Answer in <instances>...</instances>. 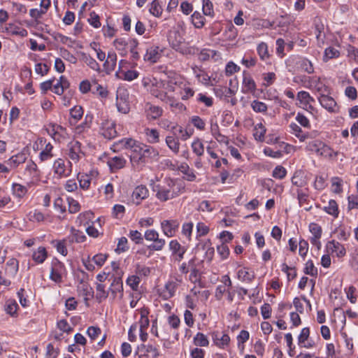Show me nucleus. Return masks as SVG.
<instances>
[{
	"instance_id": "nucleus-40",
	"label": "nucleus",
	"mask_w": 358,
	"mask_h": 358,
	"mask_svg": "<svg viewBox=\"0 0 358 358\" xmlns=\"http://www.w3.org/2000/svg\"><path fill=\"white\" fill-rule=\"evenodd\" d=\"M213 339L215 344L220 348H224L225 346L229 345L230 341L228 334H222L220 336L218 334H214Z\"/></svg>"
},
{
	"instance_id": "nucleus-6",
	"label": "nucleus",
	"mask_w": 358,
	"mask_h": 358,
	"mask_svg": "<svg viewBox=\"0 0 358 358\" xmlns=\"http://www.w3.org/2000/svg\"><path fill=\"white\" fill-rule=\"evenodd\" d=\"M51 264L50 278L55 282H60L65 272L64 265L57 259H53Z\"/></svg>"
},
{
	"instance_id": "nucleus-34",
	"label": "nucleus",
	"mask_w": 358,
	"mask_h": 358,
	"mask_svg": "<svg viewBox=\"0 0 358 358\" xmlns=\"http://www.w3.org/2000/svg\"><path fill=\"white\" fill-rule=\"evenodd\" d=\"M323 210L329 215H332L334 217H338V206L337 202L334 199L329 200L327 206H324Z\"/></svg>"
},
{
	"instance_id": "nucleus-43",
	"label": "nucleus",
	"mask_w": 358,
	"mask_h": 358,
	"mask_svg": "<svg viewBox=\"0 0 358 358\" xmlns=\"http://www.w3.org/2000/svg\"><path fill=\"white\" fill-rule=\"evenodd\" d=\"M109 289L114 296H115L117 292H122L123 291V284L120 276L114 278Z\"/></svg>"
},
{
	"instance_id": "nucleus-45",
	"label": "nucleus",
	"mask_w": 358,
	"mask_h": 358,
	"mask_svg": "<svg viewBox=\"0 0 358 358\" xmlns=\"http://www.w3.org/2000/svg\"><path fill=\"white\" fill-rule=\"evenodd\" d=\"M297 100H299L300 103L303 106H307L311 102H314L315 101L310 94L306 91H300L298 92Z\"/></svg>"
},
{
	"instance_id": "nucleus-52",
	"label": "nucleus",
	"mask_w": 358,
	"mask_h": 358,
	"mask_svg": "<svg viewBox=\"0 0 358 358\" xmlns=\"http://www.w3.org/2000/svg\"><path fill=\"white\" fill-rule=\"evenodd\" d=\"M189 122L197 129L203 131L206 129V121L198 115H193L189 118Z\"/></svg>"
},
{
	"instance_id": "nucleus-38",
	"label": "nucleus",
	"mask_w": 358,
	"mask_h": 358,
	"mask_svg": "<svg viewBox=\"0 0 358 358\" xmlns=\"http://www.w3.org/2000/svg\"><path fill=\"white\" fill-rule=\"evenodd\" d=\"M138 42L135 38H129L128 49L131 54V58L133 60L137 61L140 59V55L137 51Z\"/></svg>"
},
{
	"instance_id": "nucleus-60",
	"label": "nucleus",
	"mask_w": 358,
	"mask_h": 358,
	"mask_svg": "<svg viewBox=\"0 0 358 358\" xmlns=\"http://www.w3.org/2000/svg\"><path fill=\"white\" fill-rule=\"evenodd\" d=\"M17 307L18 305L15 301L8 300L5 305V310L8 314L14 317L16 315Z\"/></svg>"
},
{
	"instance_id": "nucleus-51",
	"label": "nucleus",
	"mask_w": 358,
	"mask_h": 358,
	"mask_svg": "<svg viewBox=\"0 0 358 358\" xmlns=\"http://www.w3.org/2000/svg\"><path fill=\"white\" fill-rule=\"evenodd\" d=\"M6 271L12 275H15L19 267L18 261L15 258H11L6 262Z\"/></svg>"
},
{
	"instance_id": "nucleus-14",
	"label": "nucleus",
	"mask_w": 358,
	"mask_h": 358,
	"mask_svg": "<svg viewBox=\"0 0 358 358\" xmlns=\"http://www.w3.org/2000/svg\"><path fill=\"white\" fill-rule=\"evenodd\" d=\"M162 53V50L159 47L151 46L146 50L143 59L150 64L156 63L161 57Z\"/></svg>"
},
{
	"instance_id": "nucleus-39",
	"label": "nucleus",
	"mask_w": 358,
	"mask_h": 358,
	"mask_svg": "<svg viewBox=\"0 0 358 358\" xmlns=\"http://www.w3.org/2000/svg\"><path fill=\"white\" fill-rule=\"evenodd\" d=\"M165 141L171 150H172L175 154L178 153L180 143L177 138L173 136H168L166 137Z\"/></svg>"
},
{
	"instance_id": "nucleus-13",
	"label": "nucleus",
	"mask_w": 358,
	"mask_h": 358,
	"mask_svg": "<svg viewBox=\"0 0 358 358\" xmlns=\"http://www.w3.org/2000/svg\"><path fill=\"white\" fill-rule=\"evenodd\" d=\"M180 282L181 280L178 278H176L175 280L168 281L164 286V289L161 294L162 296L165 299L173 297Z\"/></svg>"
},
{
	"instance_id": "nucleus-31",
	"label": "nucleus",
	"mask_w": 358,
	"mask_h": 358,
	"mask_svg": "<svg viewBox=\"0 0 358 358\" xmlns=\"http://www.w3.org/2000/svg\"><path fill=\"white\" fill-rule=\"evenodd\" d=\"M48 252L44 247H39L32 254L33 260L37 264H42L46 259Z\"/></svg>"
},
{
	"instance_id": "nucleus-4",
	"label": "nucleus",
	"mask_w": 358,
	"mask_h": 358,
	"mask_svg": "<svg viewBox=\"0 0 358 358\" xmlns=\"http://www.w3.org/2000/svg\"><path fill=\"white\" fill-rule=\"evenodd\" d=\"M304 86L310 89L317 90L320 94L328 92V87L321 81L317 76H304Z\"/></svg>"
},
{
	"instance_id": "nucleus-59",
	"label": "nucleus",
	"mask_w": 358,
	"mask_h": 358,
	"mask_svg": "<svg viewBox=\"0 0 358 358\" xmlns=\"http://www.w3.org/2000/svg\"><path fill=\"white\" fill-rule=\"evenodd\" d=\"M215 208V203L208 200L202 201L198 207V210L202 212H212Z\"/></svg>"
},
{
	"instance_id": "nucleus-55",
	"label": "nucleus",
	"mask_w": 358,
	"mask_h": 358,
	"mask_svg": "<svg viewBox=\"0 0 358 358\" xmlns=\"http://www.w3.org/2000/svg\"><path fill=\"white\" fill-rule=\"evenodd\" d=\"M251 108L256 113H265L267 111V105L259 100H254L251 102Z\"/></svg>"
},
{
	"instance_id": "nucleus-25",
	"label": "nucleus",
	"mask_w": 358,
	"mask_h": 358,
	"mask_svg": "<svg viewBox=\"0 0 358 358\" xmlns=\"http://www.w3.org/2000/svg\"><path fill=\"white\" fill-rule=\"evenodd\" d=\"M84 110L80 106H75L70 110L69 123L73 125L76 124L83 116Z\"/></svg>"
},
{
	"instance_id": "nucleus-44",
	"label": "nucleus",
	"mask_w": 358,
	"mask_h": 358,
	"mask_svg": "<svg viewBox=\"0 0 358 358\" xmlns=\"http://www.w3.org/2000/svg\"><path fill=\"white\" fill-rule=\"evenodd\" d=\"M193 343L196 346L207 347L209 345V341L205 334L198 332L193 338Z\"/></svg>"
},
{
	"instance_id": "nucleus-62",
	"label": "nucleus",
	"mask_w": 358,
	"mask_h": 358,
	"mask_svg": "<svg viewBox=\"0 0 358 358\" xmlns=\"http://www.w3.org/2000/svg\"><path fill=\"white\" fill-rule=\"evenodd\" d=\"M257 53L262 60H265L269 57L268 45L266 43L262 42L257 48Z\"/></svg>"
},
{
	"instance_id": "nucleus-47",
	"label": "nucleus",
	"mask_w": 358,
	"mask_h": 358,
	"mask_svg": "<svg viewBox=\"0 0 358 358\" xmlns=\"http://www.w3.org/2000/svg\"><path fill=\"white\" fill-rule=\"evenodd\" d=\"M266 129L264 126L262 124H257L254 129L253 136L255 140L263 142L264 141V135L266 134Z\"/></svg>"
},
{
	"instance_id": "nucleus-37",
	"label": "nucleus",
	"mask_w": 358,
	"mask_h": 358,
	"mask_svg": "<svg viewBox=\"0 0 358 358\" xmlns=\"http://www.w3.org/2000/svg\"><path fill=\"white\" fill-rule=\"evenodd\" d=\"M171 129L173 131L174 135L179 134L182 141L187 140L191 136L192 133L184 129L181 126L175 124L171 126Z\"/></svg>"
},
{
	"instance_id": "nucleus-61",
	"label": "nucleus",
	"mask_w": 358,
	"mask_h": 358,
	"mask_svg": "<svg viewBox=\"0 0 358 358\" xmlns=\"http://www.w3.org/2000/svg\"><path fill=\"white\" fill-rule=\"evenodd\" d=\"M192 149L193 152L198 156L201 157L204 152V146L199 139L194 140L192 143Z\"/></svg>"
},
{
	"instance_id": "nucleus-7",
	"label": "nucleus",
	"mask_w": 358,
	"mask_h": 358,
	"mask_svg": "<svg viewBox=\"0 0 358 358\" xmlns=\"http://www.w3.org/2000/svg\"><path fill=\"white\" fill-rule=\"evenodd\" d=\"M100 133L105 138H114L117 136L115 122L112 120H103L101 123Z\"/></svg>"
},
{
	"instance_id": "nucleus-11",
	"label": "nucleus",
	"mask_w": 358,
	"mask_h": 358,
	"mask_svg": "<svg viewBox=\"0 0 358 358\" xmlns=\"http://www.w3.org/2000/svg\"><path fill=\"white\" fill-rule=\"evenodd\" d=\"M327 250L329 253L335 254L338 258L343 257L346 255L345 246L335 240H331L327 243Z\"/></svg>"
},
{
	"instance_id": "nucleus-58",
	"label": "nucleus",
	"mask_w": 358,
	"mask_h": 358,
	"mask_svg": "<svg viewBox=\"0 0 358 358\" xmlns=\"http://www.w3.org/2000/svg\"><path fill=\"white\" fill-rule=\"evenodd\" d=\"M332 192L336 194L343 192V180L339 177H333L331 180Z\"/></svg>"
},
{
	"instance_id": "nucleus-17",
	"label": "nucleus",
	"mask_w": 358,
	"mask_h": 358,
	"mask_svg": "<svg viewBox=\"0 0 358 358\" xmlns=\"http://www.w3.org/2000/svg\"><path fill=\"white\" fill-rule=\"evenodd\" d=\"M165 85L166 83L163 81H157L150 88L151 94L156 98L159 99L162 101H163L168 95L167 92L164 90Z\"/></svg>"
},
{
	"instance_id": "nucleus-15",
	"label": "nucleus",
	"mask_w": 358,
	"mask_h": 358,
	"mask_svg": "<svg viewBox=\"0 0 358 358\" xmlns=\"http://www.w3.org/2000/svg\"><path fill=\"white\" fill-rule=\"evenodd\" d=\"M107 164L112 172H116L125 166L127 159L122 155H117L110 157Z\"/></svg>"
},
{
	"instance_id": "nucleus-12",
	"label": "nucleus",
	"mask_w": 358,
	"mask_h": 358,
	"mask_svg": "<svg viewBox=\"0 0 358 358\" xmlns=\"http://www.w3.org/2000/svg\"><path fill=\"white\" fill-rule=\"evenodd\" d=\"M309 231L312 234V236L310 237V243L315 245L317 249H320L321 247V243L320 241V239L322 236V227L316 223L312 222L309 225Z\"/></svg>"
},
{
	"instance_id": "nucleus-41",
	"label": "nucleus",
	"mask_w": 358,
	"mask_h": 358,
	"mask_svg": "<svg viewBox=\"0 0 358 358\" xmlns=\"http://www.w3.org/2000/svg\"><path fill=\"white\" fill-rule=\"evenodd\" d=\"M53 146L50 143L45 145V148L40 152L39 159L41 162L50 160L52 158Z\"/></svg>"
},
{
	"instance_id": "nucleus-1",
	"label": "nucleus",
	"mask_w": 358,
	"mask_h": 358,
	"mask_svg": "<svg viewBox=\"0 0 358 358\" xmlns=\"http://www.w3.org/2000/svg\"><path fill=\"white\" fill-rule=\"evenodd\" d=\"M111 149L113 152L122 150H129V160L135 171H141L147 163L157 159L159 152L155 148L132 138H123L114 143Z\"/></svg>"
},
{
	"instance_id": "nucleus-23",
	"label": "nucleus",
	"mask_w": 358,
	"mask_h": 358,
	"mask_svg": "<svg viewBox=\"0 0 358 358\" xmlns=\"http://www.w3.org/2000/svg\"><path fill=\"white\" fill-rule=\"evenodd\" d=\"M27 159V155L24 152H19L8 159L6 164L10 169H15L20 164L26 162Z\"/></svg>"
},
{
	"instance_id": "nucleus-27",
	"label": "nucleus",
	"mask_w": 358,
	"mask_h": 358,
	"mask_svg": "<svg viewBox=\"0 0 358 358\" xmlns=\"http://www.w3.org/2000/svg\"><path fill=\"white\" fill-rule=\"evenodd\" d=\"M237 276L241 281L250 282L255 279V274L254 271H250L248 268H242L238 271Z\"/></svg>"
},
{
	"instance_id": "nucleus-53",
	"label": "nucleus",
	"mask_w": 358,
	"mask_h": 358,
	"mask_svg": "<svg viewBox=\"0 0 358 358\" xmlns=\"http://www.w3.org/2000/svg\"><path fill=\"white\" fill-rule=\"evenodd\" d=\"M13 194L17 198H22L27 192V188L19 183H13L12 185Z\"/></svg>"
},
{
	"instance_id": "nucleus-21",
	"label": "nucleus",
	"mask_w": 358,
	"mask_h": 358,
	"mask_svg": "<svg viewBox=\"0 0 358 358\" xmlns=\"http://www.w3.org/2000/svg\"><path fill=\"white\" fill-rule=\"evenodd\" d=\"M148 196V190L144 185L137 186L133 193L132 199L133 201L136 204H139L141 201Z\"/></svg>"
},
{
	"instance_id": "nucleus-35",
	"label": "nucleus",
	"mask_w": 358,
	"mask_h": 358,
	"mask_svg": "<svg viewBox=\"0 0 358 358\" xmlns=\"http://www.w3.org/2000/svg\"><path fill=\"white\" fill-rule=\"evenodd\" d=\"M291 133L303 142L308 138V135L303 132L301 128L296 123H291L289 125Z\"/></svg>"
},
{
	"instance_id": "nucleus-24",
	"label": "nucleus",
	"mask_w": 358,
	"mask_h": 358,
	"mask_svg": "<svg viewBox=\"0 0 358 358\" xmlns=\"http://www.w3.org/2000/svg\"><path fill=\"white\" fill-rule=\"evenodd\" d=\"M113 45L116 50L119 52L120 55L122 57H125L128 53V45L129 39L126 40L123 38H116L113 41Z\"/></svg>"
},
{
	"instance_id": "nucleus-29",
	"label": "nucleus",
	"mask_w": 358,
	"mask_h": 358,
	"mask_svg": "<svg viewBox=\"0 0 358 358\" xmlns=\"http://www.w3.org/2000/svg\"><path fill=\"white\" fill-rule=\"evenodd\" d=\"M194 73L200 83L206 86L213 85L210 83V77L208 75L205 71L199 68H194Z\"/></svg>"
},
{
	"instance_id": "nucleus-10",
	"label": "nucleus",
	"mask_w": 358,
	"mask_h": 358,
	"mask_svg": "<svg viewBox=\"0 0 358 358\" xmlns=\"http://www.w3.org/2000/svg\"><path fill=\"white\" fill-rule=\"evenodd\" d=\"M321 106L330 113H338L339 106L337 105L336 101L331 97L324 93L320 94L318 98Z\"/></svg>"
},
{
	"instance_id": "nucleus-42",
	"label": "nucleus",
	"mask_w": 358,
	"mask_h": 358,
	"mask_svg": "<svg viewBox=\"0 0 358 358\" xmlns=\"http://www.w3.org/2000/svg\"><path fill=\"white\" fill-rule=\"evenodd\" d=\"M138 350L140 352H143L146 355H148V356H150L151 358H157L159 355L157 348L152 346V345H142L141 348H138Z\"/></svg>"
},
{
	"instance_id": "nucleus-50",
	"label": "nucleus",
	"mask_w": 358,
	"mask_h": 358,
	"mask_svg": "<svg viewBox=\"0 0 358 358\" xmlns=\"http://www.w3.org/2000/svg\"><path fill=\"white\" fill-rule=\"evenodd\" d=\"M25 172L28 173L32 177H38L40 175V171L36 164L31 159L27 162Z\"/></svg>"
},
{
	"instance_id": "nucleus-22",
	"label": "nucleus",
	"mask_w": 358,
	"mask_h": 358,
	"mask_svg": "<svg viewBox=\"0 0 358 358\" xmlns=\"http://www.w3.org/2000/svg\"><path fill=\"white\" fill-rule=\"evenodd\" d=\"M117 64V55L114 51L108 52L107 58L103 64V67L107 73H110L115 69Z\"/></svg>"
},
{
	"instance_id": "nucleus-32",
	"label": "nucleus",
	"mask_w": 358,
	"mask_h": 358,
	"mask_svg": "<svg viewBox=\"0 0 358 358\" xmlns=\"http://www.w3.org/2000/svg\"><path fill=\"white\" fill-rule=\"evenodd\" d=\"M71 235L66 238L69 243L73 242L83 243L85 241L86 236L82 231L76 230L73 228L71 229Z\"/></svg>"
},
{
	"instance_id": "nucleus-56",
	"label": "nucleus",
	"mask_w": 358,
	"mask_h": 358,
	"mask_svg": "<svg viewBox=\"0 0 358 358\" xmlns=\"http://www.w3.org/2000/svg\"><path fill=\"white\" fill-rule=\"evenodd\" d=\"M162 10H163V9H162L159 1L158 0L152 1V2L150 3V8H149L150 13L152 15L159 17L162 15Z\"/></svg>"
},
{
	"instance_id": "nucleus-49",
	"label": "nucleus",
	"mask_w": 358,
	"mask_h": 358,
	"mask_svg": "<svg viewBox=\"0 0 358 358\" xmlns=\"http://www.w3.org/2000/svg\"><path fill=\"white\" fill-rule=\"evenodd\" d=\"M317 155L324 157H332L336 156L337 152H334L329 146L322 142V145L320 146Z\"/></svg>"
},
{
	"instance_id": "nucleus-26",
	"label": "nucleus",
	"mask_w": 358,
	"mask_h": 358,
	"mask_svg": "<svg viewBox=\"0 0 358 358\" xmlns=\"http://www.w3.org/2000/svg\"><path fill=\"white\" fill-rule=\"evenodd\" d=\"M93 116L91 114H87L85 117L84 121L80 124L77 125L75 128V131L78 134H81L91 127L92 123Z\"/></svg>"
},
{
	"instance_id": "nucleus-2",
	"label": "nucleus",
	"mask_w": 358,
	"mask_h": 358,
	"mask_svg": "<svg viewBox=\"0 0 358 358\" xmlns=\"http://www.w3.org/2000/svg\"><path fill=\"white\" fill-rule=\"evenodd\" d=\"M185 186L183 180L166 178L163 185H158L155 187L156 196L161 201L173 199L185 192Z\"/></svg>"
},
{
	"instance_id": "nucleus-5",
	"label": "nucleus",
	"mask_w": 358,
	"mask_h": 358,
	"mask_svg": "<svg viewBox=\"0 0 358 358\" xmlns=\"http://www.w3.org/2000/svg\"><path fill=\"white\" fill-rule=\"evenodd\" d=\"M71 163L70 162L66 163L63 159L59 158L54 162V173L59 178L67 177L71 172Z\"/></svg>"
},
{
	"instance_id": "nucleus-36",
	"label": "nucleus",
	"mask_w": 358,
	"mask_h": 358,
	"mask_svg": "<svg viewBox=\"0 0 358 358\" xmlns=\"http://www.w3.org/2000/svg\"><path fill=\"white\" fill-rule=\"evenodd\" d=\"M299 67L307 73L311 74L314 73V67L313 63L305 57H301L298 62Z\"/></svg>"
},
{
	"instance_id": "nucleus-63",
	"label": "nucleus",
	"mask_w": 358,
	"mask_h": 358,
	"mask_svg": "<svg viewBox=\"0 0 358 358\" xmlns=\"http://www.w3.org/2000/svg\"><path fill=\"white\" fill-rule=\"evenodd\" d=\"M204 17L199 12H194L192 15V22L196 28H201L204 25Z\"/></svg>"
},
{
	"instance_id": "nucleus-30",
	"label": "nucleus",
	"mask_w": 358,
	"mask_h": 358,
	"mask_svg": "<svg viewBox=\"0 0 358 358\" xmlns=\"http://www.w3.org/2000/svg\"><path fill=\"white\" fill-rule=\"evenodd\" d=\"M139 312L141 315V317L138 322L139 330H147L150 324V320L148 319L149 310L146 308H142L139 310Z\"/></svg>"
},
{
	"instance_id": "nucleus-57",
	"label": "nucleus",
	"mask_w": 358,
	"mask_h": 358,
	"mask_svg": "<svg viewBox=\"0 0 358 358\" xmlns=\"http://www.w3.org/2000/svg\"><path fill=\"white\" fill-rule=\"evenodd\" d=\"M96 298L99 302L106 299L108 296V292L106 290L105 286L101 283L96 285Z\"/></svg>"
},
{
	"instance_id": "nucleus-3",
	"label": "nucleus",
	"mask_w": 358,
	"mask_h": 358,
	"mask_svg": "<svg viewBox=\"0 0 358 358\" xmlns=\"http://www.w3.org/2000/svg\"><path fill=\"white\" fill-rule=\"evenodd\" d=\"M144 237L148 241H152L153 243L148 246L150 250L160 251L162 250L166 243L163 238H159L158 232L155 229H148L145 231Z\"/></svg>"
},
{
	"instance_id": "nucleus-16",
	"label": "nucleus",
	"mask_w": 358,
	"mask_h": 358,
	"mask_svg": "<svg viewBox=\"0 0 358 358\" xmlns=\"http://www.w3.org/2000/svg\"><path fill=\"white\" fill-rule=\"evenodd\" d=\"M243 92L254 93L257 89L256 83L250 74L245 71L243 75Z\"/></svg>"
},
{
	"instance_id": "nucleus-8",
	"label": "nucleus",
	"mask_w": 358,
	"mask_h": 358,
	"mask_svg": "<svg viewBox=\"0 0 358 358\" xmlns=\"http://www.w3.org/2000/svg\"><path fill=\"white\" fill-rule=\"evenodd\" d=\"M179 227L178 220H164L161 222V229L165 236L169 238L173 237Z\"/></svg>"
},
{
	"instance_id": "nucleus-18",
	"label": "nucleus",
	"mask_w": 358,
	"mask_h": 358,
	"mask_svg": "<svg viewBox=\"0 0 358 358\" xmlns=\"http://www.w3.org/2000/svg\"><path fill=\"white\" fill-rule=\"evenodd\" d=\"M175 84L178 86L179 90V94L182 100H187L194 95V90L185 82H176Z\"/></svg>"
},
{
	"instance_id": "nucleus-33",
	"label": "nucleus",
	"mask_w": 358,
	"mask_h": 358,
	"mask_svg": "<svg viewBox=\"0 0 358 358\" xmlns=\"http://www.w3.org/2000/svg\"><path fill=\"white\" fill-rule=\"evenodd\" d=\"M144 134L150 143L155 144L159 141V133L157 129L145 128Z\"/></svg>"
},
{
	"instance_id": "nucleus-28",
	"label": "nucleus",
	"mask_w": 358,
	"mask_h": 358,
	"mask_svg": "<svg viewBox=\"0 0 358 358\" xmlns=\"http://www.w3.org/2000/svg\"><path fill=\"white\" fill-rule=\"evenodd\" d=\"M81 59L91 69L96 71L97 73L101 72V67L99 64L90 55L82 52Z\"/></svg>"
},
{
	"instance_id": "nucleus-19",
	"label": "nucleus",
	"mask_w": 358,
	"mask_h": 358,
	"mask_svg": "<svg viewBox=\"0 0 358 358\" xmlns=\"http://www.w3.org/2000/svg\"><path fill=\"white\" fill-rule=\"evenodd\" d=\"M163 102L169 105L171 110L176 113H182L186 110V106L181 102L178 101L172 96L169 94L166 96Z\"/></svg>"
},
{
	"instance_id": "nucleus-9",
	"label": "nucleus",
	"mask_w": 358,
	"mask_h": 358,
	"mask_svg": "<svg viewBox=\"0 0 358 358\" xmlns=\"http://www.w3.org/2000/svg\"><path fill=\"white\" fill-rule=\"evenodd\" d=\"M83 155L81 143L79 141H74L68 144L67 155L73 162H78Z\"/></svg>"
},
{
	"instance_id": "nucleus-54",
	"label": "nucleus",
	"mask_w": 358,
	"mask_h": 358,
	"mask_svg": "<svg viewBox=\"0 0 358 358\" xmlns=\"http://www.w3.org/2000/svg\"><path fill=\"white\" fill-rule=\"evenodd\" d=\"M339 56L340 52L337 49L333 47H329L324 50L323 61L327 62L331 59L338 58Z\"/></svg>"
},
{
	"instance_id": "nucleus-64",
	"label": "nucleus",
	"mask_w": 358,
	"mask_h": 358,
	"mask_svg": "<svg viewBox=\"0 0 358 358\" xmlns=\"http://www.w3.org/2000/svg\"><path fill=\"white\" fill-rule=\"evenodd\" d=\"M193 227L194 224L192 222H185L182 226V234L185 236L188 241L191 240Z\"/></svg>"
},
{
	"instance_id": "nucleus-48",
	"label": "nucleus",
	"mask_w": 358,
	"mask_h": 358,
	"mask_svg": "<svg viewBox=\"0 0 358 358\" xmlns=\"http://www.w3.org/2000/svg\"><path fill=\"white\" fill-rule=\"evenodd\" d=\"M292 182L296 187H301L305 185L306 181L303 177V173L301 171H296L294 172L292 178Z\"/></svg>"
},
{
	"instance_id": "nucleus-20",
	"label": "nucleus",
	"mask_w": 358,
	"mask_h": 358,
	"mask_svg": "<svg viewBox=\"0 0 358 358\" xmlns=\"http://www.w3.org/2000/svg\"><path fill=\"white\" fill-rule=\"evenodd\" d=\"M147 117L150 120H156L162 115L163 110L161 107L147 103L145 106Z\"/></svg>"
},
{
	"instance_id": "nucleus-46",
	"label": "nucleus",
	"mask_w": 358,
	"mask_h": 358,
	"mask_svg": "<svg viewBox=\"0 0 358 358\" xmlns=\"http://www.w3.org/2000/svg\"><path fill=\"white\" fill-rule=\"evenodd\" d=\"M180 171L185 176V179L188 181H194L196 179V175L194 171L190 169L189 166L184 163L182 164L179 168Z\"/></svg>"
}]
</instances>
